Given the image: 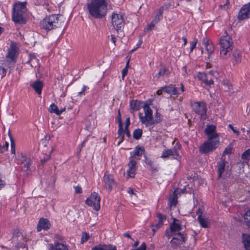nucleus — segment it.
I'll use <instances>...</instances> for the list:
<instances>
[{"instance_id": "nucleus-1", "label": "nucleus", "mask_w": 250, "mask_h": 250, "mask_svg": "<svg viewBox=\"0 0 250 250\" xmlns=\"http://www.w3.org/2000/svg\"><path fill=\"white\" fill-rule=\"evenodd\" d=\"M219 43L220 57L223 59L229 58L232 51L233 42L227 31H225L224 35L220 38Z\"/></svg>"}, {"instance_id": "nucleus-2", "label": "nucleus", "mask_w": 250, "mask_h": 250, "mask_svg": "<svg viewBox=\"0 0 250 250\" xmlns=\"http://www.w3.org/2000/svg\"><path fill=\"white\" fill-rule=\"evenodd\" d=\"M90 14L95 18H101L104 16L107 10L105 0H91L87 4Z\"/></svg>"}, {"instance_id": "nucleus-3", "label": "nucleus", "mask_w": 250, "mask_h": 250, "mask_svg": "<svg viewBox=\"0 0 250 250\" xmlns=\"http://www.w3.org/2000/svg\"><path fill=\"white\" fill-rule=\"evenodd\" d=\"M64 21V18L62 15H51L45 17L42 21L40 25L42 28L50 30L59 27Z\"/></svg>"}, {"instance_id": "nucleus-4", "label": "nucleus", "mask_w": 250, "mask_h": 250, "mask_svg": "<svg viewBox=\"0 0 250 250\" xmlns=\"http://www.w3.org/2000/svg\"><path fill=\"white\" fill-rule=\"evenodd\" d=\"M144 110L145 112V115L143 116L142 114L140 113L139 118L141 122L146 126L149 127L160 122V114L157 112L156 113V117L155 119H153L152 116V110L148 105H145L144 106Z\"/></svg>"}, {"instance_id": "nucleus-5", "label": "nucleus", "mask_w": 250, "mask_h": 250, "mask_svg": "<svg viewBox=\"0 0 250 250\" xmlns=\"http://www.w3.org/2000/svg\"><path fill=\"white\" fill-rule=\"evenodd\" d=\"M26 11L25 3L15 4L13 8L12 19L16 23L25 24L24 14Z\"/></svg>"}, {"instance_id": "nucleus-6", "label": "nucleus", "mask_w": 250, "mask_h": 250, "mask_svg": "<svg viewBox=\"0 0 250 250\" xmlns=\"http://www.w3.org/2000/svg\"><path fill=\"white\" fill-rule=\"evenodd\" d=\"M219 144L218 134H215L208 138L200 147V152L207 153L215 149Z\"/></svg>"}, {"instance_id": "nucleus-7", "label": "nucleus", "mask_w": 250, "mask_h": 250, "mask_svg": "<svg viewBox=\"0 0 250 250\" xmlns=\"http://www.w3.org/2000/svg\"><path fill=\"white\" fill-rule=\"evenodd\" d=\"M191 106L194 111L201 116L203 120L207 118V108L205 103L204 102H191Z\"/></svg>"}, {"instance_id": "nucleus-8", "label": "nucleus", "mask_w": 250, "mask_h": 250, "mask_svg": "<svg viewBox=\"0 0 250 250\" xmlns=\"http://www.w3.org/2000/svg\"><path fill=\"white\" fill-rule=\"evenodd\" d=\"M101 198L98 193L94 192L85 201V204L96 211L100 209Z\"/></svg>"}, {"instance_id": "nucleus-9", "label": "nucleus", "mask_w": 250, "mask_h": 250, "mask_svg": "<svg viewBox=\"0 0 250 250\" xmlns=\"http://www.w3.org/2000/svg\"><path fill=\"white\" fill-rule=\"evenodd\" d=\"M19 48L17 43L14 42H11V45L9 48L8 49L7 54L6 56V62H8V64L10 62H14L16 59V58L18 53Z\"/></svg>"}, {"instance_id": "nucleus-10", "label": "nucleus", "mask_w": 250, "mask_h": 250, "mask_svg": "<svg viewBox=\"0 0 250 250\" xmlns=\"http://www.w3.org/2000/svg\"><path fill=\"white\" fill-rule=\"evenodd\" d=\"M112 24L117 33L122 31L124 26L123 16L120 14L113 13L112 15Z\"/></svg>"}, {"instance_id": "nucleus-11", "label": "nucleus", "mask_w": 250, "mask_h": 250, "mask_svg": "<svg viewBox=\"0 0 250 250\" xmlns=\"http://www.w3.org/2000/svg\"><path fill=\"white\" fill-rule=\"evenodd\" d=\"M19 161L20 162L21 167L22 170L24 171H28L30 169V167L32 164L31 159L27 157L23 153H21L19 156Z\"/></svg>"}, {"instance_id": "nucleus-12", "label": "nucleus", "mask_w": 250, "mask_h": 250, "mask_svg": "<svg viewBox=\"0 0 250 250\" xmlns=\"http://www.w3.org/2000/svg\"><path fill=\"white\" fill-rule=\"evenodd\" d=\"M136 161L135 159L129 158V161L128 163V169L127 170V178H134L136 174L137 169Z\"/></svg>"}, {"instance_id": "nucleus-13", "label": "nucleus", "mask_w": 250, "mask_h": 250, "mask_svg": "<svg viewBox=\"0 0 250 250\" xmlns=\"http://www.w3.org/2000/svg\"><path fill=\"white\" fill-rule=\"evenodd\" d=\"M250 18V2L244 5L240 10L238 19L240 20Z\"/></svg>"}, {"instance_id": "nucleus-14", "label": "nucleus", "mask_w": 250, "mask_h": 250, "mask_svg": "<svg viewBox=\"0 0 250 250\" xmlns=\"http://www.w3.org/2000/svg\"><path fill=\"white\" fill-rule=\"evenodd\" d=\"M170 229L171 232L175 235H179V233H182L181 231L182 228L179 224V221L175 218L173 219V222L170 225Z\"/></svg>"}, {"instance_id": "nucleus-15", "label": "nucleus", "mask_w": 250, "mask_h": 250, "mask_svg": "<svg viewBox=\"0 0 250 250\" xmlns=\"http://www.w3.org/2000/svg\"><path fill=\"white\" fill-rule=\"evenodd\" d=\"M176 236V237H174L170 241L172 246L174 248L183 244L186 240V237L182 233H179V235Z\"/></svg>"}, {"instance_id": "nucleus-16", "label": "nucleus", "mask_w": 250, "mask_h": 250, "mask_svg": "<svg viewBox=\"0 0 250 250\" xmlns=\"http://www.w3.org/2000/svg\"><path fill=\"white\" fill-rule=\"evenodd\" d=\"M169 156H171L173 158L176 159H178L180 157L176 147H174L172 149L166 150L163 152L161 157L165 158Z\"/></svg>"}, {"instance_id": "nucleus-17", "label": "nucleus", "mask_w": 250, "mask_h": 250, "mask_svg": "<svg viewBox=\"0 0 250 250\" xmlns=\"http://www.w3.org/2000/svg\"><path fill=\"white\" fill-rule=\"evenodd\" d=\"M104 181L105 184L106 188L109 191H111L113 188V186L115 184V182L112 176L109 174H104Z\"/></svg>"}, {"instance_id": "nucleus-18", "label": "nucleus", "mask_w": 250, "mask_h": 250, "mask_svg": "<svg viewBox=\"0 0 250 250\" xmlns=\"http://www.w3.org/2000/svg\"><path fill=\"white\" fill-rule=\"evenodd\" d=\"M185 189H181L177 188L175 189L173 193L172 196L169 198L170 206H175L177 203L178 195L180 194L181 192L183 193Z\"/></svg>"}, {"instance_id": "nucleus-19", "label": "nucleus", "mask_w": 250, "mask_h": 250, "mask_svg": "<svg viewBox=\"0 0 250 250\" xmlns=\"http://www.w3.org/2000/svg\"><path fill=\"white\" fill-rule=\"evenodd\" d=\"M50 227V224L47 219L41 218L37 226V230L41 231L42 229H48Z\"/></svg>"}, {"instance_id": "nucleus-20", "label": "nucleus", "mask_w": 250, "mask_h": 250, "mask_svg": "<svg viewBox=\"0 0 250 250\" xmlns=\"http://www.w3.org/2000/svg\"><path fill=\"white\" fill-rule=\"evenodd\" d=\"M232 62L234 64L241 62L242 60L241 52L237 49L232 51Z\"/></svg>"}, {"instance_id": "nucleus-21", "label": "nucleus", "mask_w": 250, "mask_h": 250, "mask_svg": "<svg viewBox=\"0 0 250 250\" xmlns=\"http://www.w3.org/2000/svg\"><path fill=\"white\" fill-rule=\"evenodd\" d=\"M227 162L226 160L221 158L220 161L217 163V170H218V178H220L222 176L223 173L225 171V167Z\"/></svg>"}, {"instance_id": "nucleus-22", "label": "nucleus", "mask_w": 250, "mask_h": 250, "mask_svg": "<svg viewBox=\"0 0 250 250\" xmlns=\"http://www.w3.org/2000/svg\"><path fill=\"white\" fill-rule=\"evenodd\" d=\"M202 42L206 47V49L208 54V58L213 52L214 47L213 43L206 38L203 39Z\"/></svg>"}, {"instance_id": "nucleus-23", "label": "nucleus", "mask_w": 250, "mask_h": 250, "mask_svg": "<svg viewBox=\"0 0 250 250\" xmlns=\"http://www.w3.org/2000/svg\"><path fill=\"white\" fill-rule=\"evenodd\" d=\"M118 122H119L118 135H119V137H121V140L118 144V145H119L121 143V142L123 141L124 136V133L123 132V124H122V120H121V114L120 110L118 111Z\"/></svg>"}, {"instance_id": "nucleus-24", "label": "nucleus", "mask_w": 250, "mask_h": 250, "mask_svg": "<svg viewBox=\"0 0 250 250\" xmlns=\"http://www.w3.org/2000/svg\"><path fill=\"white\" fill-rule=\"evenodd\" d=\"M91 250H117L116 247L112 245H98L92 248Z\"/></svg>"}, {"instance_id": "nucleus-25", "label": "nucleus", "mask_w": 250, "mask_h": 250, "mask_svg": "<svg viewBox=\"0 0 250 250\" xmlns=\"http://www.w3.org/2000/svg\"><path fill=\"white\" fill-rule=\"evenodd\" d=\"M48 249L49 250H68L66 245L59 243H55L54 245L49 244Z\"/></svg>"}, {"instance_id": "nucleus-26", "label": "nucleus", "mask_w": 250, "mask_h": 250, "mask_svg": "<svg viewBox=\"0 0 250 250\" xmlns=\"http://www.w3.org/2000/svg\"><path fill=\"white\" fill-rule=\"evenodd\" d=\"M31 85L37 93L39 95L41 94L42 88L43 87V83L42 81L37 80L31 84Z\"/></svg>"}, {"instance_id": "nucleus-27", "label": "nucleus", "mask_w": 250, "mask_h": 250, "mask_svg": "<svg viewBox=\"0 0 250 250\" xmlns=\"http://www.w3.org/2000/svg\"><path fill=\"white\" fill-rule=\"evenodd\" d=\"M216 126L214 125H207L205 129V132L208 136V138L215 134H218L215 132Z\"/></svg>"}, {"instance_id": "nucleus-28", "label": "nucleus", "mask_w": 250, "mask_h": 250, "mask_svg": "<svg viewBox=\"0 0 250 250\" xmlns=\"http://www.w3.org/2000/svg\"><path fill=\"white\" fill-rule=\"evenodd\" d=\"M164 92L171 95H178L179 93L178 92L177 88L172 86H167L162 88Z\"/></svg>"}, {"instance_id": "nucleus-29", "label": "nucleus", "mask_w": 250, "mask_h": 250, "mask_svg": "<svg viewBox=\"0 0 250 250\" xmlns=\"http://www.w3.org/2000/svg\"><path fill=\"white\" fill-rule=\"evenodd\" d=\"M65 108H62L60 110H59L57 106L54 104H51L49 108V111L50 113H55L57 115H61L63 111H65Z\"/></svg>"}, {"instance_id": "nucleus-30", "label": "nucleus", "mask_w": 250, "mask_h": 250, "mask_svg": "<svg viewBox=\"0 0 250 250\" xmlns=\"http://www.w3.org/2000/svg\"><path fill=\"white\" fill-rule=\"evenodd\" d=\"M145 151V149L143 147H136L134 149V150L130 153V158L134 159L136 156H141Z\"/></svg>"}, {"instance_id": "nucleus-31", "label": "nucleus", "mask_w": 250, "mask_h": 250, "mask_svg": "<svg viewBox=\"0 0 250 250\" xmlns=\"http://www.w3.org/2000/svg\"><path fill=\"white\" fill-rule=\"evenodd\" d=\"M243 243L246 250H250V235L249 234H243Z\"/></svg>"}, {"instance_id": "nucleus-32", "label": "nucleus", "mask_w": 250, "mask_h": 250, "mask_svg": "<svg viewBox=\"0 0 250 250\" xmlns=\"http://www.w3.org/2000/svg\"><path fill=\"white\" fill-rule=\"evenodd\" d=\"M198 220L200 223V225L203 228H208V221L207 219L204 218L201 216V215H199L198 217Z\"/></svg>"}, {"instance_id": "nucleus-33", "label": "nucleus", "mask_w": 250, "mask_h": 250, "mask_svg": "<svg viewBox=\"0 0 250 250\" xmlns=\"http://www.w3.org/2000/svg\"><path fill=\"white\" fill-rule=\"evenodd\" d=\"M241 159L247 163L250 160V148L245 151L241 156Z\"/></svg>"}, {"instance_id": "nucleus-34", "label": "nucleus", "mask_w": 250, "mask_h": 250, "mask_svg": "<svg viewBox=\"0 0 250 250\" xmlns=\"http://www.w3.org/2000/svg\"><path fill=\"white\" fill-rule=\"evenodd\" d=\"M30 60L29 62L30 63L31 66L36 67L38 65V62L35 56L34 55H30Z\"/></svg>"}, {"instance_id": "nucleus-35", "label": "nucleus", "mask_w": 250, "mask_h": 250, "mask_svg": "<svg viewBox=\"0 0 250 250\" xmlns=\"http://www.w3.org/2000/svg\"><path fill=\"white\" fill-rule=\"evenodd\" d=\"M168 71L165 67H162L161 68L159 72L155 76L156 78H159L161 76H164L166 75H168Z\"/></svg>"}, {"instance_id": "nucleus-36", "label": "nucleus", "mask_w": 250, "mask_h": 250, "mask_svg": "<svg viewBox=\"0 0 250 250\" xmlns=\"http://www.w3.org/2000/svg\"><path fill=\"white\" fill-rule=\"evenodd\" d=\"M244 218L247 226L250 228V210L245 213Z\"/></svg>"}, {"instance_id": "nucleus-37", "label": "nucleus", "mask_w": 250, "mask_h": 250, "mask_svg": "<svg viewBox=\"0 0 250 250\" xmlns=\"http://www.w3.org/2000/svg\"><path fill=\"white\" fill-rule=\"evenodd\" d=\"M143 133L142 130L141 129H137L133 132V137L136 139H139L142 136Z\"/></svg>"}, {"instance_id": "nucleus-38", "label": "nucleus", "mask_w": 250, "mask_h": 250, "mask_svg": "<svg viewBox=\"0 0 250 250\" xmlns=\"http://www.w3.org/2000/svg\"><path fill=\"white\" fill-rule=\"evenodd\" d=\"M197 77L200 80L202 81L203 82H204L207 78H209V76L208 75L205 73L199 72L197 75Z\"/></svg>"}, {"instance_id": "nucleus-39", "label": "nucleus", "mask_w": 250, "mask_h": 250, "mask_svg": "<svg viewBox=\"0 0 250 250\" xmlns=\"http://www.w3.org/2000/svg\"><path fill=\"white\" fill-rule=\"evenodd\" d=\"M6 73V69L3 66V63L0 62V79H1Z\"/></svg>"}, {"instance_id": "nucleus-40", "label": "nucleus", "mask_w": 250, "mask_h": 250, "mask_svg": "<svg viewBox=\"0 0 250 250\" xmlns=\"http://www.w3.org/2000/svg\"><path fill=\"white\" fill-rule=\"evenodd\" d=\"M129 60H128V61L126 62V64L125 67L123 69V70H122V79H123V80L124 79L125 77V75L127 73L128 68L129 67Z\"/></svg>"}, {"instance_id": "nucleus-41", "label": "nucleus", "mask_w": 250, "mask_h": 250, "mask_svg": "<svg viewBox=\"0 0 250 250\" xmlns=\"http://www.w3.org/2000/svg\"><path fill=\"white\" fill-rule=\"evenodd\" d=\"M10 141H11V153L13 154H15V153H16V145L14 143V141L13 138L11 137H10Z\"/></svg>"}, {"instance_id": "nucleus-42", "label": "nucleus", "mask_w": 250, "mask_h": 250, "mask_svg": "<svg viewBox=\"0 0 250 250\" xmlns=\"http://www.w3.org/2000/svg\"><path fill=\"white\" fill-rule=\"evenodd\" d=\"M138 102L132 101L130 103V107L133 110H137L139 109V106H138Z\"/></svg>"}, {"instance_id": "nucleus-43", "label": "nucleus", "mask_w": 250, "mask_h": 250, "mask_svg": "<svg viewBox=\"0 0 250 250\" xmlns=\"http://www.w3.org/2000/svg\"><path fill=\"white\" fill-rule=\"evenodd\" d=\"M89 237V235L86 232H83L81 238V243L83 244L84 242L86 241Z\"/></svg>"}, {"instance_id": "nucleus-44", "label": "nucleus", "mask_w": 250, "mask_h": 250, "mask_svg": "<svg viewBox=\"0 0 250 250\" xmlns=\"http://www.w3.org/2000/svg\"><path fill=\"white\" fill-rule=\"evenodd\" d=\"M232 146L231 145H229L225 149L224 151L223 152V155H226V154H230L232 151Z\"/></svg>"}, {"instance_id": "nucleus-45", "label": "nucleus", "mask_w": 250, "mask_h": 250, "mask_svg": "<svg viewBox=\"0 0 250 250\" xmlns=\"http://www.w3.org/2000/svg\"><path fill=\"white\" fill-rule=\"evenodd\" d=\"M157 216L159 221H162V222L166 220V216L165 215H163L160 213H158Z\"/></svg>"}, {"instance_id": "nucleus-46", "label": "nucleus", "mask_w": 250, "mask_h": 250, "mask_svg": "<svg viewBox=\"0 0 250 250\" xmlns=\"http://www.w3.org/2000/svg\"><path fill=\"white\" fill-rule=\"evenodd\" d=\"M191 47L190 49V52H192V50L195 48L196 44L197 43V40L194 39L191 43Z\"/></svg>"}, {"instance_id": "nucleus-47", "label": "nucleus", "mask_w": 250, "mask_h": 250, "mask_svg": "<svg viewBox=\"0 0 250 250\" xmlns=\"http://www.w3.org/2000/svg\"><path fill=\"white\" fill-rule=\"evenodd\" d=\"M204 83L207 85H210L213 83V81L212 79V78L211 77H209V78H207L206 81H205Z\"/></svg>"}, {"instance_id": "nucleus-48", "label": "nucleus", "mask_w": 250, "mask_h": 250, "mask_svg": "<svg viewBox=\"0 0 250 250\" xmlns=\"http://www.w3.org/2000/svg\"><path fill=\"white\" fill-rule=\"evenodd\" d=\"M155 25L153 23L151 22L148 25L147 28L145 29V32H148L152 30V29L154 28Z\"/></svg>"}, {"instance_id": "nucleus-49", "label": "nucleus", "mask_w": 250, "mask_h": 250, "mask_svg": "<svg viewBox=\"0 0 250 250\" xmlns=\"http://www.w3.org/2000/svg\"><path fill=\"white\" fill-rule=\"evenodd\" d=\"M163 8H160L159 9L158 11L157 12L156 17L158 18V21H159L160 20L161 17H162V15L163 13Z\"/></svg>"}, {"instance_id": "nucleus-50", "label": "nucleus", "mask_w": 250, "mask_h": 250, "mask_svg": "<svg viewBox=\"0 0 250 250\" xmlns=\"http://www.w3.org/2000/svg\"><path fill=\"white\" fill-rule=\"evenodd\" d=\"M163 224H164L163 222L158 220V222L157 224H156L155 225H153V224L152 225V227H157V229H159L163 225Z\"/></svg>"}, {"instance_id": "nucleus-51", "label": "nucleus", "mask_w": 250, "mask_h": 250, "mask_svg": "<svg viewBox=\"0 0 250 250\" xmlns=\"http://www.w3.org/2000/svg\"><path fill=\"white\" fill-rule=\"evenodd\" d=\"M229 126L232 130L233 133H235L237 135H238L239 134V132L238 130H237L236 129H234V127H233L232 125L229 124Z\"/></svg>"}, {"instance_id": "nucleus-52", "label": "nucleus", "mask_w": 250, "mask_h": 250, "mask_svg": "<svg viewBox=\"0 0 250 250\" xmlns=\"http://www.w3.org/2000/svg\"><path fill=\"white\" fill-rule=\"evenodd\" d=\"M75 191L76 193H81L82 192V188L79 186L75 187Z\"/></svg>"}, {"instance_id": "nucleus-53", "label": "nucleus", "mask_w": 250, "mask_h": 250, "mask_svg": "<svg viewBox=\"0 0 250 250\" xmlns=\"http://www.w3.org/2000/svg\"><path fill=\"white\" fill-rule=\"evenodd\" d=\"M137 250H146V245L145 243H142Z\"/></svg>"}, {"instance_id": "nucleus-54", "label": "nucleus", "mask_w": 250, "mask_h": 250, "mask_svg": "<svg viewBox=\"0 0 250 250\" xmlns=\"http://www.w3.org/2000/svg\"><path fill=\"white\" fill-rule=\"evenodd\" d=\"M130 124V119L129 118H127L125 120V130H127V128L129 125Z\"/></svg>"}, {"instance_id": "nucleus-55", "label": "nucleus", "mask_w": 250, "mask_h": 250, "mask_svg": "<svg viewBox=\"0 0 250 250\" xmlns=\"http://www.w3.org/2000/svg\"><path fill=\"white\" fill-rule=\"evenodd\" d=\"M165 234H166V235L168 238H169L171 235H174L173 233H171V230H167L166 231Z\"/></svg>"}, {"instance_id": "nucleus-56", "label": "nucleus", "mask_w": 250, "mask_h": 250, "mask_svg": "<svg viewBox=\"0 0 250 250\" xmlns=\"http://www.w3.org/2000/svg\"><path fill=\"white\" fill-rule=\"evenodd\" d=\"M8 145H9L8 143V142H5L4 145L3 146H2L3 150H4V151H5L6 150H7L8 147Z\"/></svg>"}, {"instance_id": "nucleus-57", "label": "nucleus", "mask_w": 250, "mask_h": 250, "mask_svg": "<svg viewBox=\"0 0 250 250\" xmlns=\"http://www.w3.org/2000/svg\"><path fill=\"white\" fill-rule=\"evenodd\" d=\"M229 3V0H227L226 3L224 4V5H220L219 6L221 7L222 8H223L224 9H228V4Z\"/></svg>"}, {"instance_id": "nucleus-58", "label": "nucleus", "mask_w": 250, "mask_h": 250, "mask_svg": "<svg viewBox=\"0 0 250 250\" xmlns=\"http://www.w3.org/2000/svg\"><path fill=\"white\" fill-rule=\"evenodd\" d=\"M111 40L112 41V42L114 44V45H115V43H116V38L113 35H111Z\"/></svg>"}, {"instance_id": "nucleus-59", "label": "nucleus", "mask_w": 250, "mask_h": 250, "mask_svg": "<svg viewBox=\"0 0 250 250\" xmlns=\"http://www.w3.org/2000/svg\"><path fill=\"white\" fill-rule=\"evenodd\" d=\"M50 156H48L47 158H44V159H43L41 160V162L42 163V164H44L45 163V162H46L49 159H50Z\"/></svg>"}, {"instance_id": "nucleus-60", "label": "nucleus", "mask_w": 250, "mask_h": 250, "mask_svg": "<svg viewBox=\"0 0 250 250\" xmlns=\"http://www.w3.org/2000/svg\"><path fill=\"white\" fill-rule=\"evenodd\" d=\"M182 40L183 41V42H184V43H183L184 45V46L186 45V44H187V43L188 42V41H187V40L186 38V37H182Z\"/></svg>"}, {"instance_id": "nucleus-61", "label": "nucleus", "mask_w": 250, "mask_h": 250, "mask_svg": "<svg viewBox=\"0 0 250 250\" xmlns=\"http://www.w3.org/2000/svg\"><path fill=\"white\" fill-rule=\"evenodd\" d=\"M86 86H84L83 88L82 91H81V92H79L78 95L79 96H80L85 91V90H86Z\"/></svg>"}, {"instance_id": "nucleus-62", "label": "nucleus", "mask_w": 250, "mask_h": 250, "mask_svg": "<svg viewBox=\"0 0 250 250\" xmlns=\"http://www.w3.org/2000/svg\"><path fill=\"white\" fill-rule=\"evenodd\" d=\"M86 86H84L83 88L82 91H81V92H79L78 95L79 96H80L85 91V90H86Z\"/></svg>"}, {"instance_id": "nucleus-63", "label": "nucleus", "mask_w": 250, "mask_h": 250, "mask_svg": "<svg viewBox=\"0 0 250 250\" xmlns=\"http://www.w3.org/2000/svg\"><path fill=\"white\" fill-rule=\"evenodd\" d=\"M86 86H84L83 88L82 91H81V92H79L78 95L79 96H80L85 91V90H86Z\"/></svg>"}, {"instance_id": "nucleus-64", "label": "nucleus", "mask_w": 250, "mask_h": 250, "mask_svg": "<svg viewBox=\"0 0 250 250\" xmlns=\"http://www.w3.org/2000/svg\"><path fill=\"white\" fill-rule=\"evenodd\" d=\"M5 185V183L4 182V181H3L2 180H0V189L4 187Z\"/></svg>"}]
</instances>
